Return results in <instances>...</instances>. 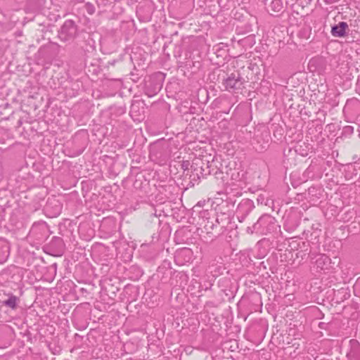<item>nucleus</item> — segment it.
I'll return each instance as SVG.
<instances>
[{"label": "nucleus", "instance_id": "1", "mask_svg": "<svg viewBox=\"0 0 360 360\" xmlns=\"http://www.w3.org/2000/svg\"><path fill=\"white\" fill-rule=\"evenodd\" d=\"M348 25L345 22H339L337 25L332 27L331 34L336 37H342L345 36Z\"/></svg>", "mask_w": 360, "mask_h": 360}, {"label": "nucleus", "instance_id": "2", "mask_svg": "<svg viewBox=\"0 0 360 360\" xmlns=\"http://www.w3.org/2000/svg\"><path fill=\"white\" fill-rule=\"evenodd\" d=\"M238 84L239 81L236 79V77L233 74H232L231 76L229 77L226 81V86L229 88H236Z\"/></svg>", "mask_w": 360, "mask_h": 360}, {"label": "nucleus", "instance_id": "3", "mask_svg": "<svg viewBox=\"0 0 360 360\" xmlns=\"http://www.w3.org/2000/svg\"><path fill=\"white\" fill-rule=\"evenodd\" d=\"M271 8L273 11L279 12L283 8V3L281 0H272L271 2Z\"/></svg>", "mask_w": 360, "mask_h": 360}, {"label": "nucleus", "instance_id": "4", "mask_svg": "<svg viewBox=\"0 0 360 360\" xmlns=\"http://www.w3.org/2000/svg\"><path fill=\"white\" fill-rule=\"evenodd\" d=\"M18 299L15 296H11L7 300L4 302V304L12 309L16 307Z\"/></svg>", "mask_w": 360, "mask_h": 360}]
</instances>
